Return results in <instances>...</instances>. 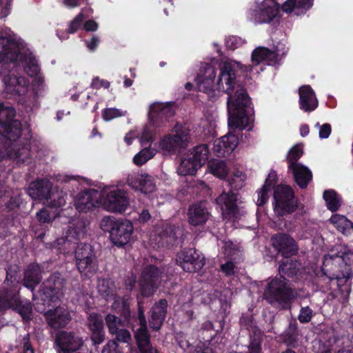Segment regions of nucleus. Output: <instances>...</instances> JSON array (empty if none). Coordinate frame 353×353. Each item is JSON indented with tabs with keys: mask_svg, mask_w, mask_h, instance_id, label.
<instances>
[{
	"mask_svg": "<svg viewBox=\"0 0 353 353\" xmlns=\"http://www.w3.org/2000/svg\"><path fill=\"white\" fill-rule=\"evenodd\" d=\"M134 226L128 219H118L111 231L110 239L117 246H123L133 240Z\"/></svg>",
	"mask_w": 353,
	"mask_h": 353,
	"instance_id": "obj_21",
	"label": "nucleus"
},
{
	"mask_svg": "<svg viewBox=\"0 0 353 353\" xmlns=\"http://www.w3.org/2000/svg\"><path fill=\"white\" fill-rule=\"evenodd\" d=\"M199 167L187 153L181 159L177 172L181 176L193 175Z\"/></svg>",
	"mask_w": 353,
	"mask_h": 353,
	"instance_id": "obj_38",
	"label": "nucleus"
},
{
	"mask_svg": "<svg viewBox=\"0 0 353 353\" xmlns=\"http://www.w3.org/2000/svg\"><path fill=\"white\" fill-rule=\"evenodd\" d=\"M323 199L326 206L330 211L334 212L339 210L341 205V199L336 192L332 190H325L323 193Z\"/></svg>",
	"mask_w": 353,
	"mask_h": 353,
	"instance_id": "obj_39",
	"label": "nucleus"
},
{
	"mask_svg": "<svg viewBox=\"0 0 353 353\" xmlns=\"http://www.w3.org/2000/svg\"><path fill=\"white\" fill-rule=\"evenodd\" d=\"M330 222L343 233L347 232L352 228L353 224L345 216L335 214L332 215L330 219Z\"/></svg>",
	"mask_w": 353,
	"mask_h": 353,
	"instance_id": "obj_42",
	"label": "nucleus"
},
{
	"mask_svg": "<svg viewBox=\"0 0 353 353\" xmlns=\"http://www.w3.org/2000/svg\"><path fill=\"white\" fill-rule=\"evenodd\" d=\"M84 19L83 13L79 12L77 17L70 23L68 30L65 32H61L60 30L57 31V35L61 40H65L68 38L69 34L74 33L81 26Z\"/></svg>",
	"mask_w": 353,
	"mask_h": 353,
	"instance_id": "obj_43",
	"label": "nucleus"
},
{
	"mask_svg": "<svg viewBox=\"0 0 353 353\" xmlns=\"http://www.w3.org/2000/svg\"><path fill=\"white\" fill-rule=\"evenodd\" d=\"M117 221H118V219H116L115 218L110 216H104L101 219V223H100L101 228L103 231L109 232L110 236L111 231L112 230V228L115 226Z\"/></svg>",
	"mask_w": 353,
	"mask_h": 353,
	"instance_id": "obj_51",
	"label": "nucleus"
},
{
	"mask_svg": "<svg viewBox=\"0 0 353 353\" xmlns=\"http://www.w3.org/2000/svg\"><path fill=\"white\" fill-rule=\"evenodd\" d=\"M288 169L292 172L297 185L302 188H306L312 179L311 170L301 163L292 164Z\"/></svg>",
	"mask_w": 353,
	"mask_h": 353,
	"instance_id": "obj_34",
	"label": "nucleus"
},
{
	"mask_svg": "<svg viewBox=\"0 0 353 353\" xmlns=\"http://www.w3.org/2000/svg\"><path fill=\"white\" fill-rule=\"evenodd\" d=\"M136 281V277L134 274H130V275L128 276L125 279L124 283L127 290H132L134 288V283Z\"/></svg>",
	"mask_w": 353,
	"mask_h": 353,
	"instance_id": "obj_64",
	"label": "nucleus"
},
{
	"mask_svg": "<svg viewBox=\"0 0 353 353\" xmlns=\"http://www.w3.org/2000/svg\"><path fill=\"white\" fill-rule=\"evenodd\" d=\"M18 291L17 288H14L0 294V306L3 309L12 308L24 321H29L32 316L30 303L26 299H21Z\"/></svg>",
	"mask_w": 353,
	"mask_h": 353,
	"instance_id": "obj_12",
	"label": "nucleus"
},
{
	"mask_svg": "<svg viewBox=\"0 0 353 353\" xmlns=\"http://www.w3.org/2000/svg\"><path fill=\"white\" fill-rule=\"evenodd\" d=\"M88 326L92 332L91 339L94 344H100L104 340L103 321L97 313H91L88 317Z\"/></svg>",
	"mask_w": 353,
	"mask_h": 353,
	"instance_id": "obj_30",
	"label": "nucleus"
},
{
	"mask_svg": "<svg viewBox=\"0 0 353 353\" xmlns=\"http://www.w3.org/2000/svg\"><path fill=\"white\" fill-rule=\"evenodd\" d=\"M272 241L273 246L286 258L296 254L298 252L295 241L288 234H276L272 237Z\"/></svg>",
	"mask_w": 353,
	"mask_h": 353,
	"instance_id": "obj_25",
	"label": "nucleus"
},
{
	"mask_svg": "<svg viewBox=\"0 0 353 353\" xmlns=\"http://www.w3.org/2000/svg\"><path fill=\"white\" fill-rule=\"evenodd\" d=\"M251 61L252 65H243L232 59L225 60L219 66L218 76L213 65L204 63L195 78L199 90L205 93L210 100L215 101L223 93L228 94V125L231 128L245 129L249 127L252 121L246 110L250 101L245 90L239 88L234 95L231 94L236 77L243 75L247 77L252 74L259 73L256 66L263 61L268 65H275V53L266 48L258 47L252 52Z\"/></svg>",
	"mask_w": 353,
	"mask_h": 353,
	"instance_id": "obj_1",
	"label": "nucleus"
},
{
	"mask_svg": "<svg viewBox=\"0 0 353 353\" xmlns=\"http://www.w3.org/2000/svg\"><path fill=\"white\" fill-rule=\"evenodd\" d=\"M315 127L319 128V137L321 139H327L331 133V125L328 123H324L320 125L319 123H316Z\"/></svg>",
	"mask_w": 353,
	"mask_h": 353,
	"instance_id": "obj_58",
	"label": "nucleus"
},
{
	"mask_svg": "<svg viewBox=\"0 0 353 353\" xmlns=\"http://www.w3.org/2000/svg\"><path fill=\"white\" fill-rule=\"evenodd\" d=\"M63 279L59 273H54L43 283L41 290V299L43 302L54 301L58 298L59 291L62 289Z\"/></svg>",
	"mask_w": 353,
	"mask_h": 353,
	"instance_id": "obj_22",
	"label": "nucleus"
},
{
	"mask_svg": "<svg viewBox=\"0 0 353 353\" xmlns=\"http://www.w3.org/2000/svg\"><path fill=\"white\" fill-rule=\"evenodd\" d=\"M126 115L127 111L117 108H106L103 111V118L107 121Z\"/></svg>",
	"mask_w": 353,
	"mask_h": 353,
	"instance_id": "obj_48",
	"label": "nucleus"
},
{
	"mask_svg": "<svg viewBox=\"0 0 353 353\" xmlns=\"http://www.w3.org/2000/svg\"><path fill=\"white\" fill-rule=\"evenodd\" d=\"M3 68V82L4 84L5 91L14 97H18V100L21 103H28L30 101L35 99V94L28 90V81L24 77L19 75L16 70Z\"/></svg>",
	"mask_w": 353,
	"mask_h": 353,
	"instance_id": "obj_7",
	"label": "nucleus"
},
{
	"mask_svg": "<svg viewBox=\"0 0 353 353\" xmlns=\"http://www.w3.org/2000/svg\"><path fill=\"white\" fill-rule=\"evenodd\" d=\"M335 343L334 334L330 333L327 338L323 337L315 342V353H331L332 345Z\"/></svg>",
	"mask_w": 353,
	"mask_h": 353,
	"instance_id": "obj_40",
	"label": "nucleus"
},
{
	"mask_svg": "<svg viewBox=\"0 0 353 353\" xmlns=\"http://www.w3.org/2000/svg\"><path fill=\"white\" fill-rule=\"evenodd\" d=\"M296 297V294L287 286L285 280L281 276L272 279L264 292V298L271 304L285 307Z\"/></svg>",
	"mask_w": 353,
	"mask_h": 353,
	"instance_id": "obj_9",
	"label": "nucleus"
},
{
	"mask_svg": "<svg viewBox=\"0 0 353 353\" xmlns=\"http://www.w3.org/2000/svg\"><path fill=\"white\" fill-rule=\"evenodd\" d=\"M190 131L186 125L176 124L174 128V134L162 137L155 144V148L163 155L171 154L179 149L185 148L190 141Z\"/></svg>",
	"mask_w": 353,
	"mask_h": 353,
	"instance_id": "obj_8",
	"label": "nucleus"
},
{
	"mask_svg": "<svg viewBox=\"0 0 353 353\" xmlns=\"http://www.w3.org/2000/svg\"><path fill=\"white\" fill-rule=\"evenodd\" d=\"M303 155V145L297 144L293 146L288 152V168L292 164H299L298 159Z\"/></svg>",
	"mask_w": 353,
	"mask_h": 353,
	"instance_id": "obj_46",
	"label": "nucleus"
},
{
	"mask_svg": "<svg viewBox=\"0 0 353 353\" xmlns=\"http://www.w3.org/2000/svg\"><path fill=\"white\" fill-rule=\"evenodd\" d=\"M57 216L55 212L51 213L48 209H43L37 213V217L41 223L51 221Z\"/></svg>",
	"mask_w": 353,
	"mask_h": 353,
	"instance_id": "obj_54",
	"label": "nucleus"
},
{
	"mask_svg": "<svg viewBox=\"0 0 353 353\" xmlns=\"http://www.w3.org/2000/svg\"><path fill=\"white\" fill-rule=\"evenodd\" d=\"M280 6L275 0H257L246 12L247 19L255 24L269 23L277 17Z\"/></svg>",
	"mask_w": 353,
	"mask_h": 353,
	"instance_id": "obj_10",
	"label": "nucleus"
},
{
	"mask_svg": "<svg viewBox=\"0 0 353 353\" xmlns=\"http://www.w3.org/2000/svg\"><path fill=\"white\" fill-rule=\"evenodd\" d=\"M312 314L313 312L309 307H304L301 309L298 319L301 323H307L311 320Z\"/></svg>",
	"mask_w": 353,
	"mask_h": 353,
	"instance_id": "obj_55",
	"label": "nucleus"
},
{
	"mask_svg": "<svg viewBox=\"0 0 353 353\" xmlns=\"http://www.w3.org/2000/svg\"><path fill=\"white\" fill-rule=\"evenodd\" d=\"M247 176L243 171L236 170L232 173V177L228 180V183L232 188L239 190L244 185Z\"/></svg>",
	"mask_w": 353,
	"mask_h": 353,
	"instance_id": "obj_44",
	"label": "nucleus"
},
{
	"mask_svg": "<svg viewBox=\"0 0 353 353\" xmlns=\"http://www.w3.org/2000/svg\"><path fill=\"white\" fill-rule=\"evenodd\" d=\"M11 1L10 0H0V19L6 18L10 13Z\"/></svg>",
	"mask_w": 353,
	"mask_h": 353,
	"instance_id": "obj_56",
	"label": "nucleus"
},
{
	"mask_svg": "<svg viewBox=\"0 0 353 353\" xmlns=\"http://www.w3.org/2000/svg\"><path fill=\"white\" fill-rule=\"evenodd\" d=\"M237 195L233 192H223L217 199L216 203L221 207L225 218H232L238 212L236 205Z\"/></svg>",
	"mask_w": 353,
	"mask_h": 353,
	"instance_id": "obj_27",
	"label": "nucleus"
},
{
	"mask_svg": "<svg viewBox=\"0 0 353 353\" xmlns=\"http://www.w3.org/2000/svg\"><path fill=\"white\" fill-rule=\"evenodd\" d=\"M288 50L285 43L283 42H280L274 46V50L272 51L275 53L276 64L287 54Z\"/></svg>",
	"mask_w": 353,
	"mask_h": 353,
	"instance_id": "obj_52",
	"label": "nucleus"
},
{
	"mask_svg": "<svg viewBox=\"0 0 353 353\" xmlns=\"http://www.w3.org/2000/svg\"><path fill=\"white\" fill-rule=\"evenodd\" d=\"M210 214L205 203H199L191 205L188 212V219L190 225H202L210 219Z\"/></svg>",
	"mask_w": 353,
	"mask_h": 353,
	"instance_id": "obj_28",
	"label": "nucleus"
},
{
	"mask_svg": "<svg viewBox=\"0 0 353 353\" xmlns=\"http://www.w3.org/2000/svg\"><path fill=\"white\" fill-rule=\"evenodd\" d=\"M41 270L38 264H30L24 272L23 285L32 290L41 281Z\"/></svg>",
	"mask_w": 353,
	"mask_h": 353,
	"instance_id": "obj_36",
	"label": "nucleus"
},
{
	"mask_svg": "<svg viewBox=\"0 0 353 353\" xmlns=\"http://www.w3.org/2000/svg\"><path fill=\"white\" fill-rule=\"evenodd\" d=\"M101 353H122V351L119 349L117 341H110L104 346Z\"/></svg>",
	"mask_w": 353,
	"mask_h": 353,
	"instance_id": "obj_57",
	"label": "nucleus"
},
{
	"mask_svg": "<svg viewBox=\"0 0 353 353\" xmlns=\"http://www.w3.org/2000/svg\"><path fill=\"white\" fill-rule=\"evenodd\" d=\"M197 166L201 168L209 158V148L207 145H199L188 153Z\"/></svg>",
	"mask_w": 353,
	"mask_h": 353,
	"instance_id": "obj_37",
	"label": "nucleus"
},
{
	"mask_svg": "<svg viewBox=\"0 0 353 353\" xmlns=\"http://www.w3.org/2000/svg\"><path fill=\"white\" fill-rule=\"evenodd\" d=\"M277 175L275 171H271L263 185L256 192V203L263 205L268 201L274 185L276 181Z\"/></svg>",
	"mask_w": 353,
	"mask_h": 353,
	"instance_id": "obj_32",
	"label": "nucleus"
},
{
	"mask_svg": "<svg viewBox=\"0 0 353 353\" xmlns=\"http://www.w3.org/2000/svg\"><path fill=\"white\" fill-rule=\"evenodd\" d=\"M245 43V39L237 36H230L225 39L226 47L232 50L242 46Z\"/></svg>",
	"mask_w": 353,
	"mask_h": 353,
	"instance_id": "obj_50",
	"label": "nucleus"
},
{
	"mask_svg": "<svg viewBox=\"0 0 353 353\" xmlns=\"http://www.w3.org/2000/svg\"><path fill=\"white\" fill-rule=\"evenodd\" d=\"M167 306L166 300L161 299L152 307L150 319V325L152 329L160 328L166 314Z\"/></svg>",
	"mask_w": 353,
	"mask_h": 353,
	"instance_id": "obj_35",
	"label": "nucleus"
},
{
	"mask_svg": "<svg viewBox=\"0 0 353 353\" xmlns=\"http://www.w3.org/2000/svg\"><path fill=\"white\" fill-rule=\"evenodd\" d=\"M81 0H61V4L67 8L74 9L81 5Z\"/></svg>",
	"mask_w": 353,
	"mask_h": 353,
	"instance_id": "obj_63",
	"label": "nucleus"
},
{
	"mask_svg": "<svg viewBox=\"0 0 353 353\" xmlns=\"http://www.w3.org/2000/svg\"><path fill=\"white\" fill-rule=\"evenodd\" d=\"M101 206L111 213H124L130 206V199L126 190L117 185H104L100 188Z\"/></svg>",
	"mask_w": 353,
	"mask_h": 353,
	"instance_id": "obj_6",
	"label": "nucleus"
},
{
	"mask_svg": "<svg viewBox=\"0 0 353 353\" xmlns=\"http://www.w3.org/2000/svg\"><path fill=\"white\" fill-rule=\"evenodd\" d=\"M239 139L232 132L214 141L213 152L217 157H224L230 154L238 145Z\"/></svg>",
	"mask_w": 353,
	"mask_h": 353,
	"instance_id": "obj_26",
	"label": "nucleus"
},
{
	"mask_svg": "<svg viewBox=\"0 0 353 353\" xmlns=\"http://www.w3.org/2000/svg\"><path fill=\"white\" fill-rule=\"evenodd\" d=\"M48 324L57 329L65 326L71 320L68 311L64 307H58L46 312Z\"/></svg>",
	"mask_w": 353,
	"mask_h": 353,
	"instance_id": "obj_29",
	"label": "nucleus"
},
{
	"mask_svg": "<svg viewBox=\"0 0 353 353\" xmlns=\"http://www.w3.org/2000/svg\"><path fill=\"white\" fill-rule=\"evenodd\" d=\"M22 352L21 353H34V350L32 345L29 341V335L26 334L22 341L21 343Z\"/></svg>",
	"mask_w": 353,
	"mask_h": 353,
	"instance_id": "obj_59",
	"label": "nucleus"
},
{
	"mask_svg": "<svg viewBox=\"0 0 353 353\" xmlns=\"http://www.w3.org/2000/svg\"><path fill=\"white\" fill-rule=\"evenodd\" d=\"M99 293L105 299H113L114 302L112 305V310L120 313L125 319L130 316V310L129 305L119 297L116 296V288L114 282L110 279H99L97 284Z\"/></svg>",
	"mask_w": 353,
	"mask_h": 353,
	"instance_id": "obj_13",
	"label": "nucleus"
},
{
	"mask_svg": "<svg viewBox=\"0 0 353 353\" xmlns=\"http://www.w3.org/2000/svg\"><path fill=\"white\" fill-rule=\"evenodd\" d=\"M174 114V105L170 102H154L149 107L148 119L150 123L156 127L163 125Z\"/></svg>",
	"mask_w": 353,
	"mask_h": 353,
	"instance_id": "obj_19",
	"label": "nucleus"
},
{
	"mask_svg": "<svg viewBox=\"0 0 353 353\" xmlns=\"http://www.w3.org/2000/svg\"><path fill=\"white\" fill-rule=\"evenodd\" d=\"M56 344L63 353H74L83 345L82 339L72 332H61L56 337Z\"/></svg>",
	"mask_w": 353,
	"mask_h": 353,
	"instance_id": "obj_23",
	"label": "nucleus"
},
{
	"mask_svg": "<svg viewBox=\"0 0 353 353\" xmlns=\"http://www.w3.org/2000/svg\"><path fill=\"white\" fill-rule=\"evenodd\" d=\"M274 210L278 216L293 212L296 207L293 192L290 186L278 185L274 192Z\"/></svg>",
	"mask_w": 353,
	"mask_h": 353,
	"instance_id": "obj_14",
	"label": "nucleus"
},
{
	"mask_svg": "<svg viewBox=\"0 0 353 353\" xmlns=\"http://www.w3.org/2000/svg\"><path fill=\"white\" fill-rule=\"evenodd\" d=\"M138 301V306H139V312L138 317L139 319V325H146V320L144 316V310L143 307V303L141 301V297H137Z\"/></svg>",
	"mask_w": 353,
	"mask_h": 353,
	"instance_id": "obj_62",
	"label": "nucleus"
},
{
	"mask_svg": "<svg viewBox=\"0 0 353 353\" xmlns=\"http://www.w3.org/2000/svg\"><path fill=\"white\" fill-rule=\"evenodd\" d=\"M85 227V222L82 219L79 218L70 219L65 228V235L57 239L52 244V248L63 253L69 252L73 248L72 244H75L77 240L83 236Z\"/></svg>",
	"mask_w": 353,
	"mask_h": 353,
	"instance_id": "obj_11",
	"label": "nucleus"
},
{
	"mask_svg": "<svg viewBox=\"0 0 353 353\" xmlns=\"http://www.w3.org/2000/svg\"><path fill=\"white\" fill-rule=\"evenodd\" d=\"M105 319L110 334L117 332L123 325V321L114 314H108Z\"/></svg>",
	"mask_w": 353,
	"mask_h": 353,
	"instance_id": "obj_45",
	"label": "nucleus"
},
{
	"mask_svg": "<svg viewBox=\"0 0 353 353\" xmlns=\"http://www.w3.org/2000/svg\"><path fill=\"white\" fill-rule=\"evenodd\" d=\"M336 250L324 256L322 270L331 279H347L353 274V252L343 245Z\"/></svg>",
	"mask_w": 353,
	"mask_h": 353,
	"instance_id": "obj_4",
	"label": "nucleus"
},
{
	"mask_svg": "<svg viewBox=\"0 0 353 353\" xmlns=\"http://www.w3.org/2000/svg\"><path fill=\"white\" fill-rule=\"evenodd\" d=\"M110 85V83L107 81L100 79L98 77H95L92 79L91 86L93 88L99 89L100 88H108Z\"/></svg>",
	"mask_w": 353,
	"mask_h": 353,
	"instance_id": "obj_61",
	"label": "nucleus"
},
{
	"mask_svg": "<svg viewBox=\"0 0 353 353\" xmlns=\"http://www.w3.org/2000/svg\"><path fill=\"white\" fill-rule=\"evenodd\" d=\"M153 140L154 137L152 131L149 127H145L139 138V142L143 148L134 156L132 159L133 163L136 165H143L149 160L152 159L158 152V150L156 148H152Z\"/></svg>",
	"mask_w": 353,
	"mask_h": 353,
	"instance_id": "obj_15",
	"label": "nucleus"
},
{
	"mask_svg": "<svg viewBox=\"0 0 353 353\" xmlns=\"http://www.w3.org/2000/svg\"><path fill=\"white\" fill-rule=\"evenodd\" d=\"M138 348L141 353H158L157 348L152 345L150 341L139 345Z\"/></svg>",
	"mask_w": 353,
	"mask_h": 353,
	"instance_id": "obj_60",
	"label": "nucleus"
},
{
	"mask_svg": "<svg viewBox=\"0 0 353 353\" xmlns=\"http://www.w3.org/2000/svg\"><path fill=\"white\" fill-rule=\"evenodd\" d=\"M176 262L186 272H195L205 265L203 255L193 249L183 250L177 255Z\"/></svg>",
	"mask_w": 353,
	"mask_h": 353,
	"instance_id": "obj_17",
	"label": "nucleus"
},
{
	"mask_svg": "<svg viewBox=\"0 0 353 353\" xmlns=\"http://www.w3.org/2000/svg\"><path fill=\"white\" fill-rule=\"evenodd\" d=\"M14 110L0 103V161L6 156L17 163H25L30 157V150L21 139V123L14 120Z\"/></svg>",
	"mask_w": 353,
	"mask_h": 353,
	"instance_id": "obj_3",
	"label": "nucleus"
},
{
	"mask_svg": "<svg viewBox=\"0 0 353 353\" xmlns=\"http://www.w3.org/2000/svg\"><path fill=\"white\" fill-rule=\"evenodd\" d=\"M140 327L137 330L134 337L137 346L150 341V336L148 334L146 325H139Z\"/></svg>",
	"mask_w": 353,
	"mask_h": 353,
	"instance_id": "obj_47",
	"label": "nucleus"
},
{
	"mask_svg": "<svg viewBox=\"0 0 353 353\" xmlns=\"http://www.w3.org/2000/svg\"><path fill=\"white\" fill-rule=\"evenodd\" d=\"M111 334L115 335L116 339L122 343H129L132 340L131 334L126 329H119Z\"/></svg>",
	"mask_w": 353,
	"mask_h": 353,
	"instance_id": "obj_53",
	"label": "nucleus"
},
{
	"mask_svg": "<svg viewBox=\"0 0 353 353\" xmlns=\"http://www.w3.org/2000/svg\"><path fill=\"white\" fill-rule=\"evenodd\" d=\"M100 190L87 189L80 192L74 200V205L79 212H88L101 206Z\"/></svg>",
	"mask_w": 353,
	"mask_h": 353,
	"instance_id": "obj_18",
	"label": "nucleus"
},
{
	"mask_svg": "<svg viewBox=\"0 0 353 353\" xmlns=\"http://www.w3.org/2000/svg\"><path fill=\"white\" fill-rule=\"evenodd\" d=\"M161 278V272L156 267L150 265L145 268L139 280L141 295L143 297L152 296L160 283Z\"/></svg>",
	"mask_w": 353,
	"mask_h": 353,
	"instance_id": "obj_20",
	"label": "nucleus"
},
{
	"mask_svg": "<svg viewBox=\"0 0 353 353\" xmlns=\"http://www.w3.org/2000/svg\"><path fill=\"white\" fill-rule=\"evenodd\" d=\"M313 0H287L281 6V10L287 13L299 16L304 14L312 8Z\"/></svg>",
	"mask_w": 353,
	"mask_h": 353,
	"instance_id": "obj_33",
	"label": "nucleus"
},
{
	"mask_svg": "<svg viewBox=\"0 0 353 353\" xmlns=\"http://www.w3.org/2000/svg\"><path fill=\"white\" fill-rule=\"evenodd\" d=\"M299 105L305 112L314 110L318 106V100L314 92L309 85H304L299 88Z\"/></svg>",
	"mask_w": 353,
	"mask_h": 353,
	"instance_id": "obj_31",
	"label": "nucleus"
},
{
	"mask_svg": "<svg viewBox=\"0 0 353 353\" xmlns=\"http://www.w3.org/2000/svg\"><path fill=\"white\" fill-rule=\"evenodd\" d=\"M11 63L22 65L31 77L40 74L37 61L28 44L10 28H4L0 31V74L3 68L6 70Z\"/></svg>",
	"mask_w": 353,
	"mask_h": 353,
	"instance_id": "obj_2",
	"label": "nucleus"
},
{
	"mask_svg": "<svg viewBox=\"0 0 353 353\" xmlns=\"http://www.w3.org/2000/svg\"><path fill=\"white\" fill-rule=\"evenodd\" d=\"M27 192L32 199L43 201V204L54 208H61L66 202L63 192H59L56 187L53 188L47 179H38L32 182Z\"/></svg>",
	"mask_w": 353,
	"mask_h": 353,
	"instance_id": "obj_5",
	"label": "nucleus"
},
{
	"mask_svg": "<svg viewBox=\"0 0 353 353\" xmlns=\"http://www.w3.org/2000/svg\"><path fill=\"white\" fill-rule=\"evenodd\" d=\"M210 172L216 177L223 179L228 173V168L225 161L221 160H212L208 163Z\"/></svg>",
	"mask_w": 353,
	"mask_h": 353,
	"instance_id": "obj_41",
	"label": "nucleus"
},
{
	"mask_svg": "<svg viewBox=\"0 0 353 353\" xmlns=\"http://www.w3.org/2000/svg\"><path fill=\"white\" fill-rule=\"evenodd\" d=\"M127 183L132 188L139 190L143 194L152 192L156 189L153 177L146 174H130L127 178Z\"/></svg>",
	"mask_w": 353,
	"mask_h": 353,
	"instance_id": "obj_24",
	"label": "nucleus"
},
{
	"mask_svg": "<svg viewBox=\"0 0 353 353\" xmlns=\"http://www.w3.org/2000/svg\"><path fill=\"white\" fill-rule=\"evenodd\" d=\"M75 257L77 268L81 274L89 276L95 271L94 255L90 245H79L75 251Z\"/></svg>",
	"mask_w": 353,
	"mask_h": 353,
	"instance_id": "obj_16",
	"label": "nucleus"
},
{
	"mask_svg": "<svg viewBox=\"0 0 353 353\" xmlns=\"http://www.w3.org/2000/svg\"><path fill=\"white\" fill-rule=\"evenodd\" d=\"M223 244L222 249H223V254L227 258L235 259V256L239 254V250L233 245V243L230 241H221Z\"/></svg>",
	"mask_w": 353,
	"mask_h": 353,
	"instance_id": "obj_49",
	"label": "nucleus"
}]
</instances>
